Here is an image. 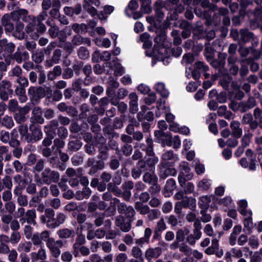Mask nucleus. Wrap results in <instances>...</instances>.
Returning a JSON list of instances; mask_svg holds the SVG:
<instances>
[{
    "label": "nucleus",
    "mask_w": 262,
    "mask_h": 262,
    "mask_svg": "<svg viewBox=\"0 0 262 262\" xmlns=\"http://www.w3.org/2000/svg\"><path fill=\"white\" fill-rule=\"evenodd\" d=\"M15 49V45L12 42H8L6 39L0 40V54L3 51L8 53H12Z\"/></svg>",
    "instance_id": "26"
},
{
    "label": "nucleus",
    "mask_w": 262,
    "mask_h": 262,
    "mask_svg": "<svg viewBox=\"0 0 262 262\" xmlns=\"http://www.w3.org/2000/svg\"><path fill=\"white\" fill-rule=\"evenodd\" d=\"M47 10H42V12L37 16L36 19L35 18V23H29L26 27V31L34 40L37 39L39 33H42L46 29L45 25L41 23L48 17V13Z\"/></svg>",
    "instance_id": "1"
},
{
    "label": "nucleus",
    "mask_w": 262,
    "mask_h": 262,
    "mask_svg": "<svg viewBox=\"0 0 262 262\" xmlns=\"http://www.w3.org/2000/svg\"><path fill=\"white\" fill-rule=\"evenodd\" d=\"M52 9L50 11V15L55 19L59 17V8L60 7V3L58 0H53L52 2Z\"/></svg>",
    "instance_id": "39"
},
{
    "label": "nucleus",
    "mask_w": 262,
    "mask_h": 262,
    "mask_svg": "<svg viewBox=\"0 0 262 262\" xmlns=\"http://www.w3.org/2000/svg\"><path fill=\"white\" fill-rule=\"evenodd\" d=\"M24 28V25L22 23H18L13 33L14 36L19 39H23L25 37V33L23 31Z\"/></svg>",
    "instance_id": "42"
},
{
    "label": "nucleus",
    "mask_w": 262,
    "mask_h": 262,
    "mask_svg": "<svg viewBox=\"0 0 262 262\" xmlns=\"http://www.w3.org/2000/svg\"><path fill=\"white\" fill-rule=\"evenodd\" d=\"M114 10L113 6L106 5L104 7L103 11L98 14V16L100 19L105 20L107 18V15L111 14Z\"/></svg>",
    "instance_id": "41"
},
{
    "label": "nucleus",
    "mask_w": 262,
    "mask_h": 262,
    "mask_svg": "<svg viewBox=\"0 0 262 262\" xmlns=\"http://www.w3.org/2000/svg\"><path fill=\"white\" fill-rule=\"evenodd\" d=\"M162 50H164L166 52L167 56H174L175 57H179L182 52V49L180 47H169L168 48H162Z\"/></svg>",
    "instance_id": "34"
},
{
    "label": "nucleus",
    "mask_w": 262,
    "mask_h": 262,
    "mask_svg": "<svg viewBox=\"0 0 262 262\" xmlns=\"http://www.w3.org/2000/svg\"><path fill=\"white\" fill-rule=\"evenodd\" d=\"M140 40L144 42L143 46L145 48H149L151 46V41L150 35L147 33H144L140 35Z\"/></svg>",
    "instance_id": "59"
},
{
    "label": "nucleus",
    "mask_w": 262,
    "mask_h": 262,
    "mask_svg": "<svg viewBox=\"0 0 262 262\" xmlns=\"http://www.w3.org/2000/svg\"><path fill=\"white\" fill-rule=\"evenodd\" d=\"M72 216L76 220L79 225H80V229L82 230L83 228L82 224L86 220L87 215L83 213H77L76 212H74L72 213Z\"/></svg>",
    "instance_id": "44"
},
{
    "label": "nucleus",
    "mask_w": 262,
    "mask_h": 262,
    "mask_svg": "<svg viewBox=\"0 0 262 262\" xmlns=\"http://www.w3.org/2000/svg\"><path fill=\"white\" fill-rule=\"evenodd\" d=\"M71 41L72 44L74 46H80L82 44H86L90 46L91 44V40L89 38H84L79 34L74 35Z\"/></svg>",
    "instance_id": "29"
},
{
    "label": "nucleus",
    "mask_w": 262,
    "mask_h": 262,
    "mask_svg": "<svg viewBox=\"0 0 262 262\" xmlns=\"http://www.w3.org/2000/svg\"><path fill=\"white\" fill-rule=\"evenodd\" d=\"M30 129L32 131V136L30 138L28 136L26 137L28 142L37 141L41 139L42 134L40 128L33 125L30 126Z\"/></svg>",
    "instance_id": "21"
},
{
    "label": "nucleus",
    "mask_w": 262,
    "mask_h": 262,
    "mask_svg": "<svg viewBox=\"0 0 262 262\" xmlns=\"http://www.w3.org/2000/svg\"><path fill=\"white\" fill-rule=\"evenodd\" d=\"M154 10L156 20L161 23L164 17L165 11H167L165 5L162 1H157L154 4Z\"/></svg>",
    "instance_id": "12"
},
{
    "label": "nucleus",
    "mask_w": 262,
    "mask_h": 262,
    "mask_svg": "<svg viewBox=\"0 0 262 262\" xmlns=\"http://www.w3.org/2000/svg\"><path fill=\"white\" fill-rule=\"evenodd\" d=\"M167 228L166 224L163 218H161L156 223L154 230L152 239L160 241L161 238L162 232Z\"/></svg>",
    "instance_id": "11"
},
{
    "label": "nucleus",
    "mask_w": 262,
    "mask_h": 262,
    "mask_svg": "<svg viewBox=\"0 0 262 262\" xmlns=\"http://www.w3.org/2000/svg\"><path fill=\"white\" fill-rule=\"evenodd\" d=\"M1 125L8 129L12 128L14 125L12 117L8 115L5 116L1 120Z\"/></svg>",
    "instance_id": "50"
},
{
    "label": "nucleus",
    "mask_w": 262,
    "mask_h": 262,
    "mask_svg": "<svg viewBox=\"0 0 262 262\" xmlns=\"http://www.w3.org/2000/svg\"><path fill=\"white\" fill-rule=\"evenodd\" d=\"M108 164L111 169L115 170L119 167L120 163L119 159L115 156H112Z\"/></svg>",
    "instance_id": "61"
},
{
    "label": "nucleus",
    "mask_w": 262,
    "mask_h": 262,
    "mask_svg": "<svg viewBox=\"0 0 262 262\" xmlns=\"http://www.w3.org/2000/svg\"><path fill=\"white\" fill-rule=\"evenodd\" d=\"M107 64H108V67L114 71L115 75L120 76L124 73V69L120 63L114 62L112 65L111 62H108Z\"/></svg>",
    "instance_id": "45"
},
{
    "label": "nucleus",
    "mask_w": 262,
    "mask_h": 262,
    "mask_svg": "<svg viewBox=\"0 0 262 262\" xmlns=\"http://www.w3.org/2000/svg\"><path fill=\"white\" fill-rule=\"evenodd\" d=\"M94 224L96 227H100L104 224V227L105 229H110L112 226V222L109 219L104 220L105 214L104 213L96 212L94 214Z\"/></svg>",
    "instance_id": "10"
},
{
    "label": "nucleus",
    "mask_w": 262,
    "mask_h": 262,
    "mask_svg": "<svg viewBox=\"0 0 262 262\" xmlns=\"http://www.w3.org/2000/svg\"><path fill=\"white\" fill-rule=\"evenodd\" d=\"M230 127L231 129V135L235 138H240L243 134L241 123L237 121H232L230 123Z\"/></svg>",
    "instance_id": "22"
},
{
    "label": "nucleus",
    "mask_w": 262,
    "mask_h": 262,
    "mask_svg": "<svg viewBox=\"0 0 262 262\" xmlns=\"http://www.w3.org/2000/svg\"><path fill=\"white\" fill-rule=\"evenodd\" d=\"M183 208H188L191 210H193L196 207V201L193 198L185 197L181 201Z\"/></svg>",
    "instance_id": "37"
},
{
    "label": "nucleus",
    "mask_w": 262,
    "mask_h": 262,
    "mask_svg": "<svg viewBox=\"0 0 262 262\" xmlns=\"http://www.w3.org/2000/svg\"><path fill=\"white\" fill-rule=\"evenodd\" d=\"M256 104L255 99L250 96L247 100L241 101L240 112L241 113H245L253 108Z\"/></svg>",
    "instance_id": "18"
},
{
    "label": "nucleus",
    "mask_w": 262,
    "mask_h": 262,
    "mask_svg": "<svg viewBox=\"0 0 262 262\" xmlns=\"http://www.w3.org/2000/svg\"><path fill=\"white\" fill-rule=\"evenodd\" d=\"M129 111L130 113L134 114L138 111V96L136 93L132 92L128 95Z\"/></svg>",
    "instance_id": "14"
},
{
    "label": "nucleus",
    "mask_w": 262,
    "mask_h": 262,
    "mask_svg": "<svg viewBox=\"0 0 262 262\" xmlns=\"http://www.w3.org/2000/svg\"><path fill=\"white\" fill-rule=\"evenodd\" d=\"M2 86L4 87L5 89H7L8 90V92L5 91H1L0 92V97L4 101L8 100L9 98L8 92L10 94L12 93V90L9 89L11 86L10 83L8 81L3 80L2 82Z\"/></svg>",
    "instance_id": "38"
},
{
    "label": "nucleus",
    "mask_w": 262,
    "mask_h": 262,
    "mask_svg": "<svg viewBox=\"0 0 262 262\" xmlns=\"http://www.w3.org/2000/svg\"><path fill=\"white\" fill-rule=\"evenodd\" d=\"M155 33L156 37L154 38L155 42L159 46H162L166 40V31L163 29H156Z\"/></svg>",
    "instance_id": "31"
},
{
    "label": "nucleus",
    "mask_w": 262,
    "mask_h": 262,
    "mask_svg": "<svg viewBox=\"0 0 262 262\" xmlns=\"http://www.w3.org/2000/svg\"><path fill=\"white\" fill-rule=\"evenodd\" d=\"M109 148L105 144H101L98 147V159L102 160H106L108 158Z\"/></svg>",
    "instance_id": "35"
},
{
    "label": "nucleus",
    "mask_w": 262,
    "mask_h": 262,
    "mask_svg": "<svg viewBox=\"0 0 262 262\" xmlns=\"http://www.w3.org/2000/svg\"><path fill=\"white\" fill-rule=\"evenodd\" d=\"M130 123L126 126L125 132L128 135H132L134 132V127H138L139 123L136 119H132L129 120Z\"/></svg>",
    "instance_id": "58"
},
{
    "label": "nucleus",
    "mask_w": 262,
    "mask_h": 262,
    "mask_svg": "<svg viewBox=\"0 0 262 262\" xmlns=\"http://www.w3.org/2000/svg\"><path fill=\"white\" fill-rule=\"evenodd\" d=\"M173 164H166L160 163L159 165V177L161 180H165L170 176H174L177 174V170L172 167Z\"/></svg>",
    "instance_id": "4"
},
{
    "label": "nucleus",
    "mask_w": 262,
    "mask_h": 262,
    "mask_svg": "<svg viewBox=\"0 0 262 262\" xmlns=\"http://www.w3.org/2000/svg\"><path fill=\"white\" fill-rule=\"evenodd\" d=\"M162 253V249L161 247L149 248L145 252V257L148 260L152 258H158Z\"/></svg>",
    "instance_id": "16"
},
{
    "label": "nucleus",
    "mask_w": 262,
    "mask_h": 262,
    "mask_svg": "<svg viewBox=\"0 0 262 262\" xmlns=\"http://www.w3.org/2000/svg\"><path fill=\"white\" fill-rule=\"evenodd\" d=\"M58 236L61 238H68L71 236H74L75 232L74 230L68 228H64L57 231Z\"/></svg>",
    "instance_id": "51"
},
{
    "label": "nucleus",
    "mask_w": 262,
    "mask_h": 262,
    "mask_svg": "<svg viewBox=\"0 0 262 262\" xmlns=\"http://www.w3.org/2000/svg\"><path fill=\"white\" fill-rule=\"evenodd\" d=\"M62 246V243L61 241H58L54 243L52 248V253L55 257H57L60 254L59 248Z\"/></svg>",
    "instance_id": "62"
},
{
    "label": "nucleus",
    "mask_w": 262,
    "mask_h": 262,
    "mask_svg": "<svg viewBox=\"0 0 262 262\" xmlns=\"http://www.w3.org/2000/svg\"><path fill=\"white\" fill-rule=\"evenodd\" d=\"M64 145V142L60 139H56L54 140V144L52 147V152L55 156H53L50 160V163L54 161L55 163L58 162L60 164L57 157L58 152H60V148H62Z\"/></svg>",
    "instance_id": "13"
},
{
    "label": "nucleus",
    "mask_w": 262,
    "mask_h": 262,
    "mask_svg": "<svg viewBox=\"0 0 262 262\" xmlns=\"http://www.w3.org/2000/svg\"><path fill=\"white\" fill-rule=\"evenodd\" d=\"M86 242L85 236L82 234V233L78 234L75 243L73 244V248L74 249L73 253L75 256H77L78 253V249L79 247L81 245H84Z\"/></svg>",
    "instance_id": "30"
},
{
    "label": "nucleus",
    "mask_w": 262,
    "mask_h": 262,
    "mask_svg": "<svg viewBox=\"0 0 262 262\" xmlns=\"http://www.w3.org/2000/svg\"><path fill=\"white\" fill-rule=\"evenodd\" d=\"M148 169L144 159H140L136 164V167L131 170V175L134 179L139 178L142 173L147 171Z\"/></svg>",
    "instance_id": "7"
},
{
    "label": "nucleus",
    "mask_w": 262,
    "mask_h": 262,
    "mask_svg": "<svg viewBox=\"0 0 262 262\" xmlns=\"http://www.w3.org/2000/svg\"><path fill=\"white\" fill-rule=\"evenodd\" d=\"M128 93V92L126 89L124 88L119 89L117 92L116 97H114L111 99V103L114 106L117 105L118 101L123 99L127 96Z\"/></svg>",
    "instance_id": "27"
},
{
    "label": "nucleus",
    "mask_w": 262,
    "mask_h": 262,
    "mask_svg": "<svg viewBox=\"0 0 262 262\" xmlns=\"http://www.w3.org/2000/svg\"><path fill=\"white\" fill-rule=\"evenodd\" d=\"M184 178L182 176L178 177V182L181 187L184 189L185 194H190L194 190V185L190 182H185Z\"/></svg>",
    "instance_id": "25"
},
{
    "label": "nucleus",
    "mask_w": 262,
    "mask_h": 262,
    "mask_svg": "<svg viewBox=\"0 0 262 262\" xmlns=\"http://www.w3.org/2000/svg\"><path fill=\"white\" fill-rule=\"evenodd\" d=\"M215 9V11H217V12L214 14L213 16V19L216 18L217 21H220V16H223L224 17L227 16L229 13V10L226 8H219L217 7V9Z\"/></svg>",
    "instance_id": "54"
},
{
    "label": "nucleus",
    "mask_w": 262,
    "mask_h": 262,
    "mask_svg": "<svg viewBox=\"0 0 262 262\" xmlns=\"http://www.w3.org/2000/svg\"><path fill=\"white\" fill-rule=\"evenodd\" d=\"M176 187V181L174 179L171 178L166 181L164 189L166 192H171L175 189Z\"/></svg>",
    "instance_id": "57"
},
{
    "label": "nucleus",
    "mask_w": 262,
    "mask_h": 262,
    "mask_svg": "<svg viewBox=\"0 0 262 262\" xmlns=\"http://www.w3.org/2000/svg\"><path fill=\"white\" fill-rule=\"evenodd\" d=\"M70 139L68 144V150L69 152H75L78 150L82 146V143L80 139L74 136H70Z\"/></svg>",
    "instance_id": "19"
},
{
    "label": "nucleus",
    "mask_w": 262,
    "mask_h": 262,
    "mask_svg": "<svg viewBox=\"0 0 262 262\" xmlns=\"http://www.w3.org/2000/svg\"><path fill=\"white\" fill-rule=\"evenodd\" d=\"M135 208L141 215H146L150 209L148 205H143L142 203L139 201L135 203Z\"/></svg>",
    "instance_id": "40"
},
{
    "label": "nucleus",
    "mask_w": 262,
    "mask_h": 262,
    "mask_svg": "<svg viewBox=\"0 0 262 262\" xmlns=\"http://www.w3.org/2000/svg\"><path fill=\"white\" fill-rule=\"evenodd\" d=\"M33 116L31 119L33 122H36L42 124L44 122V119L42 117L41 110L38 107H35L32 110Z\"/></svg>",
    "instance_id": "32"
},
{
    "label": "nucleus",
    "mask_w": 262,
    "mask_h": 262,
    "mask_svg": "<svg viewBox=\"0 0 262 262\" xmlns=\"http://www.w3.org/2000/svg\"><path fill=\"white\" fill-rule=\"evenodd\" d=\"M227 55L225 53H219L217 59H213L210 61V64L213 68L217 69L219 74L227 71L225 68L226 59Z\"/></svg>",
    "instance_id": "3"
},
{
    "label": "nucleus",
    "mask_w": 262,
    "mask_h": 262,
    "mask_svg": "<svg viewBox=\"0 0 262 262\" xmlns=\"http://www.w3.org/2000/svg\"><path fill=\"white\" fill-rule=\"evenodd\" d=\"M118 212L120 215H124L125 219L133 220L136 214V211L132 206L127 205L125 203H122L117 208Z\"/></svg>",
    "instance_id": "9"
},
{
    "label": "nucleus",
    "mask_w": 262,
    "mask_h": 262,
    "mask_svg": "<svg viewBox=\"0 0 262 262\" xmlns=\"http://www.w3.org/2000/svg\"><path fill=\"white\" fill-rule=\"evenodd\" d=\"M211 201L210 198L207 195L202 196L200 198L199 204L200 207L202 209L207 210L209 206V203Z\"/></svg>",
    "instance_id": "55"
},
{
    "label": "nucleus",
    "mask_w": 262,
    "mask_h": 262,
    "mask_svg": "<svg viewBox=\"0 0 262 262\" xmlns=\"http://www.w3.org/2000/svg\"><path fill=\"white\" fill-rule=\"evenodd\" d=\"M49 91L48 87H35L31 86L28 90V95L30 99L33 100H37L45 96L46 93Z\"/></svg>",
    "instance_id": "6"
},
{
    "label": "nucleus",
    "mask_w": 262,
    "mask_h": 262,
    "mask_svg": "<svg viewBox=\"0 0 262 262\" xmlns=\"http://www.w3.org/2000/svg\"><path fill=\"white\" fill-rule=\"evenodd\" d=\"M253 34L248 29L244 28L240 29L239 39L238 45H245L249 42L253 37Z\"/></svg>",
    "instance_id": "20"
},
{
    "label": "nucleus",
    "mask_w": 262,
    "mask_h": 262,
    "mask_svg": "<svg viewBox=\"0 0 262 262\" xmlns=\"http://www.w3.org/2000/svg\"><path fill=\"white\" fill-rule=\"evenodd\" d=\"M148 220L149 221H152L154 220L158 219L160 215V212L158 209H149L148 213L146 214Z\"/></svg>",
    "instance_id": "64"
},
{
    "label": "nucleus",
    "mask_w": 262,
    "mask_h": 262,
    "mask_svg": "<svg viewBox=\"0 0 262 262\" xmlns=\"http://www.w3.org/2000/svg\"><path fill=\"white\" fill-rule=\"evenodd\" d=\"M27 222L29 224H35L36 218V211L35 209L28 210L26 212Z\"/></svg>",
    "instance_id": "60"
},
{
    "label": "nucleus",
    "mask_w": 262,
    "mask_h": 262,
    "mask_svg": "<svg viewBox=\"0 0 262 262\" xmlns=\"http://www.w3.org/2000/svg\"><path fill=\"white\" fill-rule=\"evenodd\" d=\"M146 145L141 144L139 147L143 150L145 151L147 156H153L155 155L154 151L153 141L150 137L146 139Z\"/></svg>",
    "instance_id": "23"
},
{
    "label": "nucleus",
    "mask_w": 262,
    "mask_h": 262,
    "mask_svg": "<svg viewBox=\"0 0 262 262\" xmlns=\"http://www.w3.org/2000/svg\"><path fill=\"white\" fill-rule=\"evenodd\" d=\"M149 156L151 157L148 158L146 160H144V161L148 170H150L155 168L156 164L158 162L159 159L157 157L155 156V154L153 156Z\"/></svg>",
    "instance_id": "48"
},
{
    "label": "nucleus",
    "mask_w": 262,
    "mask_h": 262,
    "mask_svg": "<svg viewBox=\"0 0 262 262\" xmlns=\"http://www.w3.org/2000/svg\"><path fill=\"white\" fill-rule=\"evenodd\" d=\"M216 41H213L212 42V45H210L209 43L206 44L205 49H204V54L207 60L209 62L212 59H213L214 57V53L215 52V49L212 47L214 43L216 42Z\"/></svg>",
    "instance_id": "33"
},
{
    "label": "nucleus",
    "mask_w": 262,
    "mask_h": 262,
    "mask_svg": "<svg viewBox=\"0 0 262 262\" xmlns=\"http://www.w3.org/2000/svg\"><path fill=\"white\" fill-rule=\"evenodd\" d=\"M11 17L13 20H22L24 22L32 21L35 23V17L32 15H28L27 10L24 9H18L11 13Z\"/></svg>",
    "instance_id": "2"
},
{
    "label": "nucleus",
    "mask_w": 262,
    "mask_h": 262,
    "mask_svg": "<svg viewBox=\"0 0 262 262\" xmlns=\"http://www.w3.org/2000/svg\"><path fill=\"white\" fill-rule=\"evenodd\" d=\"M25 88L23 87H17L15 91L16 95L18 97L19 101L21 103L26 102L27 100Z\"/></svg>",
    "instance_id": "49"
},
{
    "label": "nucleus",
    "mask_w": 262,
    "mask_h": 262,
    "mask_svg": "<svg viewBox=\"0 0 262 262\" xmlns=\"http://www.w3.org/2000/svg\"><path fill=\"white\" fill-rule=\"evenodd\" d=\"M202 228V224L200 221H196L193 223V229L192 234L199 239L202 236V232L201 231Z\"/></svg>",
    "instance_id": "52"
},
{
    "label": "nucleus",
    "mask_w": 262,
    "mask_h": 262,
    "mask_svg": "<svg viewBox=\"0 0 262 262\" xmlns=\"http://www.w3.org/2000/svg\"><path fill=\"white\" fill-rule=\"evenodd\" d=\"M126 219L122 215H119L115 217V225L119 227L120 230L124 232H127L131 229L132 222L133 220H128L125 222Z\"/></svg>",
    "instance_id": "8"
},
{
    "label": "nucleus",
    "mask_w": 262,
    "mask_h": 262,
    "mask_svg": "<svg viewBox=\"0 0 262 262\" xmlns=\"http://www.w3.org/2000/svg\"><path fill=\"white\" fill-rule=\"evenodd\" d=\"M142 181L145 184L151 185L156 182H158V178L154 172L146 171L143 174Z\"/></svg>",
    "instance_id": "28"
},
{
    "label": "nucleus",
    "mask_w": 262,
    "mask_h": 262,
    "mask_svg": "<svg viewBox=\"0 0 262 262\" xmlns=\"http://www.w3.org/2000/svg\"><path fill=\"white\" fill-rule=\"evenodd\" d=\"M83 8L92 16L97 14V10L94 7V4H91L90 1L84 0L83 2Z\"/></svg>",
    "instance_id": "47"
},
{
    "label": "nucleus",
    "mask_w": 262,
    "mask_h": 262,
    "mask_svg": "<svg viewBox=\"0 0 262 262\" xmlns=\"http://www.w3.org/2000/svg\"><path fill=\"white\" fill-rule=\"evenodd\" d=\"M156 90L163 97H167L169 95L168 90L165 88L164 83L159 82L156 85Z\"/></svg>",
    "instance_id": "53"
},
{
    "label": "nucleus",
    "mask_w": 262,
    "mask_h": 262,
    "mask_svg": "<svg viewBox=\"0 0 262 262\" xmlns=\"http://www.w3.org/2000/svg\"><path fill=\"white\" fill-rule=\"evenodd\" d=\"M211 243V246L205 249V253L209 255L215 254L216 257L221 258L224 254V251L220 247L219 239L217 238H213Z\"/></svg>",
    "instance_id": "5"
},
{
    "label": "nucleus",
    "mask_w": 262,
    "mask_h": 262,
    "mask_svg": "<svg viewBox=\"0 0 262 262\" xmlns=\"http://www.w3.org/2000/svg\"><path fill=\"white\" fill-rule=\"evenodd\" d=\"M45 132L47 134V137L44 139L42 142V146L44 147H42V152L43 156L48 157L49 156V148H48V146H49V128L46 126Z\"/></svg>",
    "instance_id": "36"
},
{
    "label": "nucleus",
    "mask_w": 262,
    "mask_h": 262,
    "mask_svg": "<svg viewBox=\"0 0 262 262\" xmlns=\"http://www.w3.org/2000/svg\"><path fill=\"white\" fill-rule=\"evenodd\" d=\"M64 10L66 14L68 15H78L81 11V7L80 5L78 4L74 7H66Z\"/></svg>",
    "instance_id": "46"
},
{
    "label": "nucleus",
    "mask_w": 262,
    "mask_h": 262,
    "mask_svg": "<svg viewBox=\"0 0 262 262\" xmlns=\"http://www.w3.org/2000/svg\"><path fill=\"white\" fill-rule=\"evenodd\" d=\"M177 159L178 157L176 154H174L172 150H168L162 155L160 163L174 164Z\"/></svg>",
    "instance_id": "15"
},
{
    "label": "nucleus",
    "mask_w": 262,
    "mask_h": 262,
    "mask_svg": "<svg viewBox=\"0 0 262 262\" xmlns=\"http://www.w3.org/2000/svg\"><path fill=\"white\" fill-rule=\"evenodd\" d=\"M190 233V230L187 228H181L177 230L176 232V239L183 242L186 236L188 235Z\"/></svg>",
    "instance_id": "43"
},
{
    "label": "nucleus",
    "mask_w": 262,
    "mask_h": 262,
    "mask_svg": "<svg viewBox=\"0 0 262 262\" xmlns=\"http://www.w3.org/2000/svg\"><path fill=\"white\" fill-rule=\"evenodd\" d=\"M171 36L173 38V43L177 46L181 44L182 39L180 36L179 31L177 30H173L171 32Z\"/></svg>",
    "instance_id": "63"
},
{
    "label": "nucleus",
    "mask_w": 262,
    "mask_h": 262,
    "mask_svg": "<svg viewBox=\"0 0 262 262\" xmlns=\"http://www.w3.org/2000/svg\"><path fill=\"white\" fill-rule=\"evenodd\" d=\"M54 213L53 210H50V217L54 216ZM65 220V215L62 213H59L56 219L50 218V227L55 228L62 224Z\"/></svg>",
    "instance_id": "24"
},
{
    "label": "nucleus",
    "mask_w": 262,
    "mask_h": 262,
    "mask_svg": "<svg viewBox=\"0 0 262 262\" xmlns=\"http://www.w3.org/2000/svg\"><path fill=\"white\" fill-rule=\"evenodd\" d=\"M19 49L13 55L14 59L18 63L21 62L23 60H25L29 57L28 53L26 52H20L18 51Z\"/></svg>",
    "instance_id": "56"
},
{
    "label": "nucleus",
    "mask_w": 262,
    "mask_h": 262,
    "mask_svg": "<svg viewBox=\"0 0 262 262\" xmlns=\"http://www.w3.org/2000/svg\"><path fill=\"white\" fill-rule=\"evenodd\" d=\"M221 77L220 81L219 84L225 90H229V86L232 80V76L228 72V70L223 72V74H220Z\"/></svg>",
    "instance_id": "17"
}]
</instances>
